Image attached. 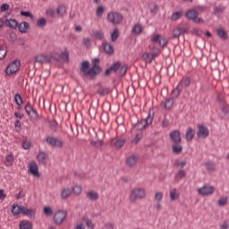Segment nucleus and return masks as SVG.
Returning a JSON list of instances; mask_svg holds the SVG:
<instances>
[{
    "label": "nucleus",
    "mask_w": 229,
    "mask_h": 229,
    "mask_svg": "<svg viewBox=\"0 0 229 229\" xmlns=\"http://www.w3.org/2000/svg\"><path fill=\"white\" fill-rule=\"evenodd\" d=\"M99 58L92 59V66L90 68V63L89 61H83L81 64V72L84 76H89V80H96L97 76H99L100 72H103V68L99 66Z\"/></svg>",
    "instance_id": "f257e3e1"
},
{
    "label": "nucleus",
    "mask_w": 229,
    "mask_h": 229,
    "mask_svg": "<svg viewBox=\"0 0 229 229\" xmlns=\"http://www.w3.org/2000/svg\"><path fill=\"white\" fill-rule=\"evenodd\" d=\"M153 119H155V112L153 110H149L146 119H141L140 122L134 124V128L139 131L146 130L148 126L153 123Z\"/></svg>",
    "instance_id": "f03ea898"
},
{
    "label": "nucleus",
    "mask_w": 229,
    "mask_h": 229,
    "mask_svg": "<svg viewBox=\"0 0 229 229\" xmlns=\"http://www.w3.org/2000/svg\"><path fill=\"white\" fill-rule=\"evenodd\" d=\"M146 198V190L143 188H134L131 191L130 201L135 203L138 199H144Z\"/></svg>",
    "instance_id": "7ed1b4c3"
},
{
    "label": "nucleus",
    "mask_w": 229,
    "mask_h": 229,
    "mask_svg": "<svg viewBox=\"0 0 229 229\" xmlns=\"http://www.w3.org/2000/svg\"><path fill=\"white\" fill-rule=\"evenodd\" d=\"M107 21L111 24H121L123 22V14L117 12H110L107 13Z\"/></svg>",
    "instance_id": "20e7f679"
},
{
    "label": "nucleus",
    "mask_w": 229,
    "mask_h": 229,
    "mask_svg": "<svg viewBox=\"0 0 229 229\" xmlns=\"http://www.w3.org/2000/svg\"><path fill=\"white\" fill-rule=\"evenodd\" d=\"M46 142L48 144V146H52V148H63L64 147L63 140H60L55 136H47L46 138Z\"/></svg>",
    "instance_id": "39448f33"
},
{
    "label": "nucleus",
    "mask_w": 229,
    "mask_h": 229,
    "mask_svg": "<svg viewBox=\"0 0 229 229\" xmlns=\"http://www.w3.org/2000/svg\"><path fill=\"white\" fill-rule=\"evenodd\" d=\"M19 67H21V62L19 60L13 61L5 68V74H7V76L15 74L17 71H19Z\"/></svg>",
    "instance_id": "423d86ee"
},
{
    "label": "nucleus",
    "mask_w": 229,
    "mask_h": 229,
    "mask_svg": "<svg viewBox=\"0 0 229 229\" xmlns=\"http://www.w3.org/2000/svg\"><path fill=\"white\" fill-rule=\"evenodd\" d=\"M199 15V13H198V11H196L195 9L188 10L185 14L187 19H189L190 21H193L195 24H199V22H201L200 18H198Z\"/></svg>",
    "instance_id": "0eeeda50"
},
{
    "label": "nucleus",
    "mask_w": 229,
    "mask_h": 229,
    "mask_svg": "<svg viewBox=\"0 0 229 229\" xmlns=\"http://www.w3.org/2000/svg\"><path fill=\"white\" fill-rule=\"evenodd\" d=\"M67 217V211L66 210H58L54 215V222L55 225H62L65 218Z\"/></svg>",
    "instance_id": "6e6552de"
},
{
    "label": "nucleus",
    "mask_w": 229,
    "mask_h": 229,
    "mask_svg": "<svg viewBox=\"0 0 229 229\" xmlns=\"http://www.w3.org/2000/svg\"><path fill=\"white\" fill-rule=\"evenodd\" d=\"M210 135V131L208 127L204 124L198 125L197 137L199 139H207Z\"/></svg>",
    "instance_id": "1a4fd4ad"
},
{
    "label": "nucleus",
    "mask_w": 229,
    "mask_h": 229,
    "mask_svg": "<svg viewBox=\"0 0 229 229\" xmlns=\"http://www.w3.org/2000/svg\"><path fill=\"white\" fill-rule=\"evenodd\" d=\"M216 191V188L214 186L205 185L201 188H199L198 192L200 196H210V194H214Z\"/></svg>",
    "instance_id": "9d476101"
},
{
    "label": "nucleus",
    "mask_w": 229,
    "mask_h": 229,
    "mask_svg": "<svg viewBox=\"0 0 229 229\" xmlns=\"http://www.w3.org/2000/svg\"><path fill=\"white\" fill-rule=\"evenodd\" d=\"M30 174H32L34 178H40V171L38 170V165L35 161L30 163Z\"/></svg>",
    "instance_id": "9b49d317"
},
{
    "label": "nucleus",
    "mask_w": 229,
    "mask_h": 229,
    "mask_svg": "<svg viewBox=\"0 0 229 229\" xmlns=\"http://www.w3.org/2000/svg\"><path fill=\"white\" fill-rule=\"evenodd\" d=\"M37 160L42 165H47V162H49V154L44 151H39L37 156Z\"/></svg>",
    "instance_id": "f8f14e48"
},
{
    "label": "nucleus",
    "mask_w": 229,
    "mask_h": 229,
    "mask_svg": "<svg viewBox=\"0 0 229 229\" xmlns=\"http://www.w3.org/2000/svg\"><path fill=\"white\" fill-rule=\"evenodd\" d=\"M169 137H170L173 144L182 142V133H180V131H178V130H174V131H170Z\"/></svg>",
    "instance_id": "ddd939ff"
},
{
    "label": "nucleus",
    "mask_w": 229,
    "mask_h": 229,
    "mask_svg": "<svg viewBox=\"0 0 229 229\" xmlns=\"http://www.w3.org/2000/svg\"><path fill=\"white\" fill-rule=\"evenodd\" d=\"M157 56H158V54L157 53L149 54L148 52H145L142 54L141 58L144 62H146V64H151L153 60L157 58Z\"/></svg>",
    "instance_id": "4468645a"
},
{
    "label": "nucleus",
    "mask_w": 229,
    "mask_h": 229,
    "mask_svg": "<svg viewBox=\"0 0 229 229\" xmlns=\"http://www.w3.org/2000/svg\"><path fill=\"white\" fill-rule=\"evenodd\" d=\"M137 162H139V156L137 155L132 154L126 158L128 167H134V165H137Z\"/></svg>",
    "instance_id": "2eb2a0df"
},
{
    "label": "nucleus",
    "mask_w": 229,
    "mask_h": 229,
    "mask_svg": "<svg viewBox=\"0 0 229 229\" xmlns=\"http://www.w3.org/2000/svg\"><path fill=\"white\" fill-rule=\"evenodd\" d=\"M53 58L49 55H39L36 56L37 64H51Z\"/></svg>",
    "instance_id": "dca6fc26"
},
{
    "label": "nucleus",
    "mask_w": 229,
    "mask_h": 229,
    "mask_svg": "<svg viewBox=\"0 0 229 229\" xmlns=\"http://www.w3.org/2000/svg\"><path fill=\"white\" fill-rule=\"evenodd\" d=\"M30 121H34L35 123L40 121V114L37 112L33 106H30Z\"/></svg>",
    "instance_id": "f3484780"
},
{
    "label": "nucleus",
    "mask_w": 229,
    "mask_h": 229,
    "mask_svg": "<svg viewBox=\"0 0 229 229\" xmlns=\"http://www.w3.org/2000/svg\"><path fill=\"white\" fill-rule=\"evenodd\" d=\"M182 90L183 89H182V86H176V88L173 89L170 98L174 99V101L178 99V98H180V94H182Z\"/></svg>",
    "instance_id": "a211bd4d"
},
{
    "label": "nucleus",
    "mask_w": 229,
    "mask_h": 229,
    "mask_svg": "<svg viewBox=\"0 0 229 229\" xmlns=\"http://www.w3.org/2000/svg\"><path fill=\"white\" fill-rule=\"evenodd\" d=\"M172 151L174 155H180L183 151V146H182L180 143H173Z\"/></svg>",
    "instance_id": "6ab92c4d"
},
{
    "label": "nucleus",
    "mask_w": 229,
    "mask_h": 229,
    "mask_svg": "<svg viewBox=\"0 0 229 229\" xmlns=\"http://www.w3.org/2000/svg\"><path fill=\"white\" fill-rule=\"evenodd\" d=\"M103 47H104V51H105V53H106V55H114V46H112L111 43L104 42Z\"/></svg>",
    "instance_id": "aec40b11"
},
{
    "label": "nucleus",
    "mask_w": 229,
    "mask_h": 229,
    "mask_svg": "<svg viewBox=\"0 0 229 229\" xmlns=\"http://www.w3.org/2000/svg\"><path fill=\"white\" fill-rule=\"evenodd\" d=\"M112 144L114 145V148L119 149L120 148H123L124 144H126V140L123 139H114L112 140Z\"/></svg>",
    "instance_id": "412c9836"
},
{
    "label": "nucleus",
    "mask_w": 229,
    "mask_h": 229,
    "mask_svg": "<svg viewBox=\"0 0 229 229\" xmlns=\"http://www.w3.org/2000/svg\"><path fill=\"white\" fill-rule=\"evenodd\" d=\"M195 133H196V131H194V129L189 127L186 131V134H185L186 140L188 142H191V140H192L194 139Z\"/></svg>",
    "instance_id": "4be33fe9"
},
{
    "label": "nucleus",
    "mask_w": 229,
    "mask_h": 229,
    "mask_svg": "<svg viewBox=\"0 0 229 229\" xmlns=\"http://www.w3.org/2000/svg\"><path fill=\"white\" fill-rule=\"evenodd\" d=\"M5 26L7 28H11L12 30H15L19 26V22H17L16 20L11 19V20H6L4 21Z\"/></svg>",
    "instance_id": "5701e85b"
},
{
    "label": "nucleus",
    "mask_w": 229,
    "mask_h": 229,
    "mask_svg": "<svg viewBox=\"0 0 229 229\" xmlns=\"http://www.w3.org/2000/svg\"><path fill=\"white\" fill-rule=\"evenodd\" d=\"M174 105V100L171 98H167L164 102V108L165 110H171Z\"/></svg>",
    "instance_id": "b1692460"
},
{
    "label": "nucleus",
    "mask_w": 229,
    "mask_h": 229,
    "mask_svg": "<svg viewBox=\"0 0 229 229\" xmlns=\"http://www.w3.org/2000/svg\"><path fill=\"white\" fill-rule=\"evenodd\" d=\"M134 35H140L142 31H144V27L139 23L135 24L131 30Z\"/></svg>",
    "instance_id": "393cba45"
},
{
    "label": "nucleus",
    "mask_w": 229,
    "mask_h": 229,
    "mask_svg": "<svg viewBox=\"0 0 229 229\" xmlns=\"http://www.w3.org/2000/svg\"><path fill=\"white\" fill-rule=\"evenodd\" d=\"M87 197L90 199V201H98L99 199V194L97 191H91L87 193Z\"/></svg>",
    "instance_id": "a878e982"
},
{
    "label": "nucleus",
    "mask_w": 229,
    "mask_h": 229,
    "mask_svg": "<svg viewBox=\"0 0 229 229\" xmlns=\"http://www.w3.org/2000/svg\"><path fill=\"white\" fill-rule=\"evenodd\" d=\"M71 194H72V190L65 188L61 192V198L62 199H67V198H70Z\"/></svg>",
    "instance_id": "bb28decb"
},
{
    "label": "nucleus",
    "mask_w": 229,
    "mask_h": 229,
    "mask_svg": "<svg viewBox=\"0 0 229 229\" xmlns=\"http://www.w3.org/2000/svg\"><path fill=\"white\" fill-rule=\"evenodd\" d=\"M28 28H30V24L28 23V21H23L18 26L20 33H26Z\"/></svg>",
    "instance_id": "cd10ccee"
},
{
    "label": "nucleus",
    "mask_w": 229,
    "mask_h": 229,
    "mask_svg": "<svg viewBox=\"0 0 229 229\" xmlns=\"http://www.w3.org/2000/svg\"><path fill=\"white\" fill-rule=\"evenodd\" d=\"M185 176H187V173L185 172V170L181 169L177 172L174 178L177 182H180V180H183Z\"/></svg>",
    "instance_id": "c85d7f7f"
},
{
    "label": "nucleus",
    "mask_w": 229,
    "mask_h": 229,
    "mask_svg": "<svg viewBox=\"0 0 229 229\" xmlns=\"http://www.w3.org/2000/svg\"><path fill=\"white\" fill-rule=\"evenodd\" d=\"M216 34L220 38H223L224 40L228 38V34H226V30H225V29H217Z\"/></svg>",
    "instance_id": "c756f323"
},
{
    "label": "nucleus",
    "mask_w": 229,
    "mask_h": 229,
    "mask_svg": "<svg viewBox=\"0 0 229 229\" xmlns=\"http://www.w3.org/2000/svg\"><path fill=\"white\" fill-rule=\"evenodd\" d=\"M189 85H191V79L185 78L180 81L177 87H181V89L183 90V87H189Z\"/></svg>",
    "instance_id": "7c9ffc66"
},
{
    "label": "nucleus",
    "mask_w": 229,
    "mask_h": 229,
    "mask_svg": "<svg viewBox=\"0 0 229 229\" xmlns=\"http://www.w3.org/2000/svg\"><path fill=\"white\" fill-rule=\"evenodd\" d=\"M21 207L18 204H13L12 208V214H13L14 216H19V214H21Z\"/></svg>",
    "instance_id": "2f4dec72"
},
{
    "label": "nucleus",
    "mask_w": 229,
    "mask_h": 229,
    "mask_svg": "<svg viewBox=\"0 0 229 229\" xmlns=\"http://www.w3.org/2000/svg\"><path fill=\"white\" fill-rule=\"evenodd\" d=\"M65 6L64 5H59L56 9V14L59 16V17H64V15H65Z\"/></svg>",
    "instance_id": "473e14b6"
},
{
    "label": "nucleus",
    "mask_w": 229,
    "mask_h": 229,
    "mask_svg": "<svg viewBox=\"0 0 229 229\" xmlns=\"http://www.w3.org/2000/svg\"><path fill=\"white\" fill-rule=\"evenodd\" d=\"M180 195L178 194V191H176V189H173L170 191V199L172 201H175V199H178Z\"/></svg>",
    "instance_id": "72a5a7b5"
},
{
    "label": "nucleus",
    "mask_w": 229,
    "mask_h": 229,
    "mask_svg": "<svg viewBox=\"0 0 229 229\" xmlns=\"http://www.w3.org/2000/svg\"><path fill=\"white\" fill-rule=\"evenodd\" d=\"M117 38H119V30L114 29V31L111 33V40L113 42H117Z\"/></svg>",
    "instance_id": "f704fd0d"
},
{
    "label": "nucleus",
    "mask_w": 229,
    "mask_h": 229,
    "mask_svg": "<svg viewBox=\"0 0 229 229\" xmlns=\"http://www.w3.org/2000/svg\"><path fill=\"white\" fill-rule=\"evenodd\" d=\"M109 68L113 72H117V71H119V69H121V62L117 61L113 65H111Z\"/></svg>",
    "instance_id": "c9c22d12"
},
{
    "label": "nucleus",
    "mask_w": 229,
    "mask_h": 229,
    "mask_svg": "<svg viewBox=\"0 0 229 229\" xmlns=\"http://www.w3.org/2000/svg\"><path fill=\"white\" fill-rule=\"evenodd\" d=\"M205 165L208 173H214V171H216V166H214V164H212L210 161L206 162Z\"/></svg>",
    "instance_id": "e433bc0d"
},
{
    "label": "nucleus",
    "mask_w": 229,
    "mask_h": 229,
    "mask_svg": "<svg viewBox=\"0 0 229 229\" xmlns=\"http://www.w3.org/2000/svg\"><path fill=\"white\" fill-rule=\"evenodd\" d=\"M103 13H105V6L100 5L97 8L96 15L97 17H103Z\"/></svg>",
    "instance_id": "4c0bfd02"
},
{
    "label": "nucleus",
    "mask_w": 229,
    "mask_h": 229,
    "mask_svg": "<svg viewBox=\"0 0 229 229\" xmlns=\"http://www.w3.org/2000/svg\"><path fill=\"white\" fill-rule=\"evenodd\" d=\"M100 119L104 124H108V121H110V118L108 116V113H104L101 114Z\"/></svg>",
    "instance_id": "58836bf2"
},
{
    "label": "nucleus",
    "mask_w": 229,
    "mask_h": 229,
    "mask_svg": "<svg viewBox=\"0 0 229 229\" xmlns=\"http://www.w3.org/2000/svg\"><path fill=\"white\" fill-rule=\"evenodd\" d=\"M46 24H47V21L45 18H41L37 21L38 28H44Z\"/></svg>",
    "instance_id": "ea45409f"
},
{
    "label": "nucleus",
    "mask_w": 229,
    "mask_h": 229,
    "mask_svg": "<svg viewBox=\"0 0 229 229\" xmlns=\"http://www.w3.org/2000/svg\"><path fill=\"white\" fill-rule=\"evenodd\" d=\"M14 100L16 105H18V106H21L22 105V97H21V94L19 93L15 94Z\"/></svg>",
    "instance_id": "a19ab883"
},
{
    "label": "nucleus",
    "mask_w": 229,
    "mask_h": 229,
    "mask_svg": "<svg viewBox=\"0 0 229 229\" xmlns=\"http://www.w3.org/2000/svg\"><path fill=\"white\" fill-rule=\"evenodd\" d=\"M225 12V6L218 5L214 8V14L217 15V13H223Z\"/></svg>",
    "instance_id": "79ce46f5"
},
{
    "label": "nucleus",
    "mask_w": 229,
    "mask_h": 229,
    "mask_svg": "<svg viewBox=\"0 0 229 229\" xmlns=\"http://www.w3.org/2000/svg\"><path fill=\"white\" fill-rule=\"evenodd\" d=\"M49 126H50L51 130H53V131H56V130L58 128V123L55 120H51L49 122Z\"/></svg>",
    "instance_id": "37998d69"
},
{
    "label": "nucleus",
    "mask_w": 229,
    "mask_h": 229,
    "mask_svg": "<svg viewBox=\"0 0 229 229\" xmlns=\"http://www.w3.org/2000/svg\"><path fill=\"white\" fill-rule=\"evenodd\" d=\"M94 35H95V38H98V40H103L105 37V33H103V31L101 30H96Z\"/></svg>",
    "instance_id": "c03bdc74"
},
{
    "label": "nucleus",
    "mask_w": 229,
    "mask_h": 229,
    "mask_svg": "<svg viewBox=\"0 0 229 229\" xmlns=\"http://www.w3.org/2000/svg\"><path fill=\"white\" fill-rule=\"evenodd\" d=\"M4 56H6V47L0 46V60H4Z\"/></svg>",
    "instance_id": "a18cd8bd"
},
{
    "label": "nucleus",
    "mask_w": 229,
    "mask_h": 229,
    "mask_svg": "<svg viewBox=\"0 0 229 229\" xmlns=\"http://www.w3.org/2000/svg\"><path fill=\"white\" fill-rule=\"evenodd\" d=\"M182 32L180 31L179 28H176L173 30L172 37L173 38H180Z\"/></svg>",
    "instance_id": "49530a36"
},
{
    "label": "nucleus",
    "mask_w": 229,
    "mask_h": 229,
    "mask_svg": "<svg viewBox=\"0 0 229 229\" xmlns=\"http://www.w3.org/2000/svg\"><path fill=\"white\" fill-rule=\"evenodd\" d=\"M182 14L183 13L182 12H175V13H174L173 15H172L173 21H178V20L182 19Z\"/></svg>",
    "instance_id": "de8ad7c7"
},
{
    "label": "nucleus",
    "mask_w": 229,
    "mask_h": 229,
    "mask_svg": "<svg viewBox=\"0 0 229 229\" xmlns=\"http://www.w3.org/2000/svg\"><path fill=\"white\" fill-rule=\"evenodd\" d=\"M19 227L20 229H30V222L21 221Z\"/></svg>",
    "instance_id": "09e8293b"
},
{
    "label": "nucleus",
    "mask_w": 229,
    "mask_h": 229,
    "mask_svg": "<svg viewBox=\"0 0 229 229\" xmlns=\"http://www.w3.org/2000/svg\"><path fill=\"white\" fill-rule=\"evenodd\" d=\"M128 71V65L123 64L122 66H120V76H124V74H126Z\"/></svg>",
    "instance_id": "8fccbe9b"
},
{
    "label": "nucleus",
    "mask_w": 229,
    "mask_h": 229,
    "mask_svg": "<svg viewBox=\"0 0 229 229\" xmlns=\"http://www.w3.org/2000/svg\"><path fill=\"white\" fill-rule=\"evenodd\" d=\"M226 203H228V198L226 197H223L218 200V205L220 207H225V205H226Z\"/></svg>",
    "instance_id": "3c124183"
},
{
    "label": "nucleus",
    "mask_w": 229,
    "mask_h": 229,
    "mask_svg": "<svg viewBox=\"0 0 229 229\" xmlns=\"http://www.w3.org/2000/svg\"><path fill=\"white\" fill-rule=\"evenodd\" d=\"M85 223H86V226H87L88 228L94 229V226H96V225H94V223L92 222V220H90V219H89V218H86V219H85Z\"/></svg>",
    "instance_id": "603ef678"
},
{
    "label": "nucleus",
    "mask_w": 229,
    "mask_h": 229,
    "mask_svg": "<svg viewBox=\"0 0 229 229\" xmlns=\"http://www.w3.org/2000/svg\"><path fill=\"white\" fill-rule=\"evenodd\" d=\"M20 214H22V216H30V209L26 207H21Z\"/></svg>",
    "instance_id": "864d4df0"
},
{
    "label": "nucleus",
    "mask_w": 229,
    "mask_h": 229,
    "mask_svg": "<svg viewBox=\"0 0 229 229\" xmlns=\"http://www.w3.org/2000/svg\"><path fill=\"white\" fill-rule=\"evenodd\" d=\"M72 191H73V192H74V194H81V191H82V189H81V186H80V185H75L73 188H72Z\"/></svg>",
    "instance_id": "5fc2aeb1"
},
{
    "label": "nucleus",
    "mask_w": 229,
    "mask_h": 229,
    "mask_svg": "<svg viewBox=\"0 0 229 229\" xmlns=\"http://www.w3.org/2000/svg\"><path fill=\"white\" fill-rule=\"evenodd\" d=\"M179 30L181 31V35H185V33H189L188 26L179 27Z\"/></svg>",
    "instance_id": "6e6d98bb"
},
{
    "label": "nucleus",
    "mask_w": 229,
    "mask_h": 229,
    "mask_svg": "<svg viewBox=\"0 0 229 229\" xmlns=\"http://www.w3.org/2000/svg\"><path fill=\"white\" fill-rule=\"evenodd\" d=\"M44 214L47 216H53V209L49 207L44 208Z\"/></svg>",
    "instance_id": "4d7b16f0"
},
{
    "label": "nucleus",
    "mask_w": 229,
    "mask_h": 229,
    "mask_svg": "<svg viewBox=\"0 0 229 229\" xmlns=\"http://www.w3.org/2000/svg\"><path fill=\"white\" fill-rule=\"evenodd\" d=\"M62 58L64 62H69V52L64 51L62 53Z\"/></svg>",
    "instance_id": "13d9d810"
},
{
    "label": "nucleus",
    "mask_w": 229,
    "mask_h": 229,
    "mask_svg": "<svg viewBox=\"0 0 229 229\" xmlns=\"http://www.w3.org/2000/svg\"><path fill=\"white\" fill-rule=\"evenodd\" d=\"M222 112L224 115H228L229 114V106H224L222 107Z\"/></svg>",
    "instance_id": "bf43d9fd"
},
{
    "label": "nucleus",
    "mask_w": 229,
    "mask_h": 229,
    "mask_svg": "<svg viewBox=\"0 0 229 229\" xmlns=\"http://www.w3.org/2000/svg\"><path fill=\"white\" fill-rule=\"evenodd\" d=\"M163 198H164V195L162 194V192H157L155 195V199H157V201H162Z\"/></svg>",
    "instance_id": "052dcab7"
},
{
    "label": "nucleus",
    "mask_w": 229,
    "mask_h": 229,
    "mask_svg": "<svg viewBox=\"0 0 229 229\" xmlns=\"http://www.w3.org/2000/svg\"><path fill=\"white\" fill-rule=\"evenodd\" d=\"M47 15H48V17H55V10L49 8L47 10Z\"/></svg>",
    "instance_id": "680f3d73"
},
{
    "label": "nucleus",
    "mask_w": 229,
    "mask_h": 229,
    "mask_svg": "<svg viewBox=\"0 0 229 229\" xmlns=\"http://www.w3.org/2000/svg\"><path fill=\"white\" fill-rule=\"evenodd\" d=\"M83 44L86 46V47H90V39L89 38H84Z\"/></svg>",
    "instance_id": "e2e57ef3"
},
{
    "label": "nucleus",
    "mask_w": 229,
    "mask_h": 229,
    "mask_svg": "<svg viewBox=\"0 0 229 229\" xmlns=\"http://www.w3.org/2000/svg\"><path fill=\"white\" fill-rule=\"evenodd\" d=\"M140 139H142V134H137L133 140L134 144H139Z\"/></svg>",
    "instance_id": "0e129e2a"
},
{
    "label": "nucleus",
    "mask_w": 229,
    "mask_h": 229,
    "mask_svg": "<svg viewBox=\"0 0 229 229\" xmlns=\"http://www.w3.org/2000/svg\"><path fill=\"white\" fill-rule=\"evenodd\" d=\"M159 46H161V47H165V45L167 44V39L166 38H162L159 39Z\"/></svg>",
    "instance_id": "69168bd1"
},
{
    "label": "nucleus",
    "mask_w": 229,
    "mask_h": 229,
    "mask_svg": "<svg viewBox=\"0 0 229 229\" xmlns=\"http://www.w3.org/2000/svg\"><path fill=\"white\" fill-rule=\"evenodd\" d=\"M169 126V120L167 118H164L162 121V128H167Z\"/></svg>",
    "instance_id": "338daca9"
},
{
    "label": "nucleus",
    "mask_w": 229,
    "mask_h": 229,
    "mask_svg": "<svg viewBox=\"0 0 229 229\" xmlns=\"http://www.w3.org/2000/svg\"><path fill=\"white\" fill-rule=\"evenodd\" d=\"M22 148H23V149H30V141H28V140H23V142H22Z\"/></svg>",
    "instance_id": "774afa93"
}]
</instances>
